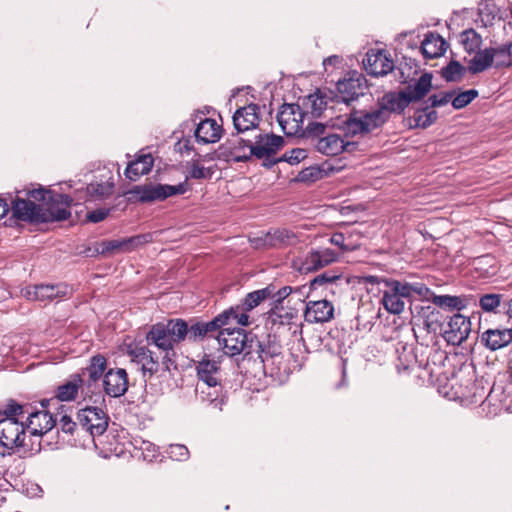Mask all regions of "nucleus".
I'll return each mask as SVG.
<instances>
[{
	"label": "nucleus",
	"mask_w": 512,
	"mask_h": 512,
	"mask_svg": "<svg viewBox=\"0 0 512 512\" xmlns=\"http://www.w3.org/2000/svg\"><path fill=\"white\" fill-rule=\"evenodd\" d=\"M432 87V75L425 73L404 91L409 102L417 101L425 97Z\"/></svg>",
	"instance_id": "nucleus-34"
},
{
	"label": "nucleus",
	"mask_w": 512,
	"mask_h": 512,
	"mask_svg": "<svg viewBox=\"0 0 512 512\" xmlns=\"http://www.w3.org/2000/svg\"><path fill=\"white\" fill-rule=\"evenodd\" d=\"M463 70L464 68L459 62L452 61L443 68L442 75L447 81H456L461 77Z\"/></svg>",
	"instance_id": "nucleus-49"
},
{
	"label": "nucleus",
	"mask_w": 512,
	"mask_h": 512,
	"mask_svg": "<svg viewBox=\"0 0 512 512\" xmlns=\"http://www.w3.org/2000/svg\"><path fill=\"white\" fill-rule=\"evenodd\" d=\"M258 113L259 106L256 104H249L236 110L233 115V124L238 134L248 135L252 129H259Z\"/></svg>",
	"instance_id": "nucleus-17"
},
{
	"label": "nucleus",
	"mask_w": 512,
	"mask_h": 512,
	"mask_svg": "<svg viewBox=\"0 0 512 512\" xmlns=\"http://www.w3.org/2000/svg\"><path fill=\"white\" fill-rule=\"evenodd\" d=\"M9 211V206L5 200L0 198V219L4 217Z\"/></svg>",
	"instance_id": "nucleus-63"
},
{
	"label": "nucleus",
	"mask_w": 512,
	"mask_h": 512,
	"mask_svg": "<svg viewBox=\"0 0 512 512\" xmlns=\"http://www.w3.org/2000/svg\"><path fill=\"white\" fill-rule=\"evenodd\" d=\"M292 289L289 286H284L281 289L275 288V293L270 298V303L268 304V310L267 314H269V318H271L273 315L277 316L278 318H283L284 315L278 312L279 304L283 302V300L288 297L291 293ZM289 316L290 318L295 317L292 313L286 314L285 317Z\"/></svg>",
	"instance_id": "nucleus-38"
},
{
	"label": "nucleus",
	"mask_w": 512,
	"mask_h": 512,
	"mask_svg": "<svg viewBox=\"0 0 512 512\" xmlns=\"http://www.w3.org/2000/svg\"><path fill=\"white\" fill-rule=\"evenodd\" d=\"M85 380L79 374L72 375L69 380L57 388L56 397L60 401L74 400L81 389L83 394H88L90 390L84 385Z\"/></svg>",
	"instance_id": "nucleus-28"
},
{
	"label": "nucleus",
	"mask_w": 512,
	"mask_h": 512,
	"mask_svg": "<svg viewBox=\"0 0 512 512\" xmlns=\"http://www.w3.org/2000/svg\"><path fill=\"white\" fill-rule=\"evenodd\" d=\"M461 380L464 381V384H460L459 389L455 392V396L458 398H468L473 394L474 377L469 373L467 377H461Z\"/></svg>",
	"instance_id": "nucleus-50"
},
{
	"label": "nucleus",
	"mask_w": 512,
	"mask_h": 512,
	"mask_svg": "<svg viewBox=\"0 0 512 512\" xmlns=\"http://www.w3.org/2000/svg\"><path fill=\"white\" fill-rule=\"evenodd\" d=\"M222 148L228 151L231 160L234 162H247L254 157V154L250 153L252 145L247 141V135L245 134L233 136Z\"/></svg>",
	"instance_id": "nucleus-23"
},
{
	"label": "nucleus",
	"mask_w": 512,
	"mask_h": 512,
	"mask_svg": "<svg viewBox=\"0 0 512 512\" xmlns=\"http://www.w3.org/2000/svg\"><path fill=\"white\" fill-rule=\"evenodd\" d=\"M167 453L170 458L177 461H185L189 458V450L185 445L182 444L170 445Z\"/></svg>",
	"instance_id": "nucleus-51"
},
{
	"label": "nucleus",
	"mask_w": 512,
	"mask_h": 512,
	"mask_svg": "<svg viewBox=\"0 0 512 512\" xmlns=\"http://www.w3.org/2000/svg\"><path fill=\"white\" fill-rule=\"evenodd\" d=\"M453 93L445 92L440 95H432L429 97V101L431 102V107H440L444 106L450 101H452Z\"/></svg>",
	"instance_id": "nucleus-57"
},
{
	"label": "nucleus",
	"mask_w": 512,
	"mask_h": 512,
	"mask_svg": "<svg viewBox=\"0 0 512 512\" xmlns=\"http://www.w3.org/2000/svg\"><path fill=\"white\" fill-rule=\"evenodd\" d=\"M329 242L335 246H338L343 252L354 250V247H350L345 244V237L341 232L334 233L330 237Z\"/></svg>",
	"instance_id": "nucleus-58"
},
{
	"label": "nucleus",
	"mask_w": 512,
	"mask_h": 512,
	"mask_svg": "<svg viewBox=\"0 0 512 512\" xmlns=\"http://www.w3.org/2000/svg\"><path fill=\"white\" fill-rule=\"evenodd\" d=\"M57 419L47 410L28 412L24 422L28 433L29 452L37 454L43 449L42 439L56 425Z\"/></svg>",
	"instance_id": "nucleus-6"
},
{
	"label": "nucleus",
	"mask_w": 512,
	"mask_h": 512,
	"mask_svg": "<svg viewBox=\"0 0 512 512\" xmlns=\"http://www.w3.org/2000/svg\"><path fill=\"white\" fill-rule=\"evenodd\" d=\"M255 247H282L293 245L297 242V236L288 229H276L266 233L263 237L254 240Z\"/></svg>",
	"instance_id": "nucleus-25"
},
{
	"label": "nucleus",
	"mask_w": 512,
	"mask_h": 512,
	"mask_svg": "<svg viewBox=\"0 0 512 512\" xmlns=\"http://www.w3.org/2000/svg\"><path fill=\"white\" fill-rule=\"evenodd\" d=\"M128 355L133 362L141 365L144 376L148 374L151 377L158 372L160 367L159 356L148 347L139 345L134 347L130 346Z\"/></svg>",
	"instance_id": "nucleus-16"
},
{
	"label": "nucleus",
	"mask_w": 512,
	"mask_h": 512,
	"mask_svg": "<svg viewBox=\"0 0 512 512\" xmlns=\"http://www.w3.org/2000/svg\"><path fill=\"white\" fill-rule=\"evenodd\" d=\"M254 347H257V352L261 362L264 365V369L271 364L273 365L278 359L281 358L280 346L278 344H272L264 346L263 343L256 337Z\"/></svg>",
	"instance_id": "nucleus-37"
},
{
	"label": "nucleus",
	"mask_w": 512,
	"mask_h": 512,
	"mask_svg": "<svg viewBox=\"0 0 512 512\" xmlns=\"http://www.w3.org/2000/svg\"><path fill=\"white\" fill-rule=\"evenodd\" d=\"M478 96V91L470 89L459 93L454 98L452 97V106L455 109H461L471 103Z\"/></svg>",
	"instance_id": "nucleus-48"
},
{
	"label": "nucleus",
	"mask_w": 512,
	"mask_h": 512,
	"mask_svg": "<svg viewBox=\"0 0 512 512\" xmlns=\"http://www.w3.org/2000/svg\"><path fill=\"white\" fill-rule=\"evenodd\" d=\"M479 16L481 22L485 25H491L494 20H500L502 18L500 9L496 4L486 1L482 3L479 8Z\"/></svg>",
	"instance_id": "nucleus-41"
},
{
	"label": "nucleus",
	"mask_w": 512,
	"mask_h": 512,
	"mask_svg": "<svg viewBox=\"0 0 512 512\" xmlns=\"http://www.w3.org/2000/svg\"><path fill=\"white\" fill-rule=\"evenodd\" d=\"M339 62H340V58L336 55H333V56H330V57L324 59L323 64H324V66H327V65H335Z\"/></svg>",
	"instance_id": "nucleus-62"
},
{
	"label": "nucleus",
	"mask_w": 512,
	"mask_h": 512,
	"mask_svg": "<svg viewBox=\"0 0 512 512\" xmlns=\"http://www.w3.org/2000/svg\"><path fill=\"white\" fill-rule=\"evenodd\" d=\"M470 59L468 69L471 73L477 74L488 69L494 62V53L490 49L477 50Z\"/></svg>",
	"instance_id": "nucleus-35"
},
{
	"label": "nucleus",
	"mask_w": 512,
	"mask_h": 512,
	"mask_svg": "<svg viewBox=\"0 0 512 512\" xmlns=\"http://www.w3.org/2000/svg\"><path fill=\"white\" fill-rule=\"evenodd\" d=\"M437 119V113L431 110L429 107L415 112L413 121L416 127L427 128L435 122Z\"/></svg>",
	"instance_id": "nucleus-44"
},
{
	"label": "nucleus",
	"mask_w": 512,
	"mask_h": 512,
	"mask_svg": "<svg viewBox=\"0 0 512 512\" xmlns=\"http://www.w3.org/2000/svg\"><path fill=\"white\" fill-rule=\"evenodd\" d=\"M194 134L197 142L199 143H215L221 138L222 127L216 122V120L206 118L200 121Z\"/></svg>",
	"instance_id": "nucleus-27"
},
{
	"label": "nucleus",
	"mask_w": 512,
	"mask_h": 512,
	"mask_svg": "<svg viewBox=\"0 0 512 512\" xmlns=\"http://www.w3.org/2000/svg\"><path fill=\"white\" fill-rule=\"evenodd\" d=\"M366 90L365 80L361 76L339 80L337 83V97L347 105L363 96Z\"/></svg>",
	"instance_id": "nucleus-20"
},
{
	"label": "nucleus",
	"mask_w": 512,
	"mask_h": 512,
	"mask_svg": "<svg viewBox=\"0 0 512 512\" xmlns=\"http://www.w3.org/2000/svg\"><path fill=\"white\" fill-rule=\"evenodd\" d=\"M460 41L469 54L477 52L482 45L481 35L473 29L464 30L460 35Z\"/></svg>",
	"instance_id": "nucleus-40"
},
{
	"label": "nucleus",
	"mask_w": 512,
	"mask_h": 512,
	"mask_svg": "<svg viewBox=\"0 0 512 512\" xmlns=\"http://www.w3.org/2000/svg\"><path fill=\"white\" fill-rule=\"evenodd\" d=\"M12 213L18 220L42 223V206L31 200L17 197L12 203Z\"/></svg>",
	"instance_id": "nucleus-22"
},
{
	"label": "nucleus",
	"mask_w": 512,
	"mask_h": 512,
	"mask_svg": "<svg viewBox=\"0 0 512 512\" xmlns=\"http://www.w3.org/2000/svg\"><path fill=\"white\" fill-rule=\"evenodd\" d=\"M411 283L408 282H400V281H391L389 283V288L391 291H394L401 298H409L411 297Z\"/></svg>",
	"instance_id": "nucleus-54"
},
{
	"label": "nucleus",
	"mask_w": 512,
	"mask_h": 512,
	"mask_svg": "<svg viewBox=\"0 0 512 512\" xmlns=\"http://www.w3.org/2000/svg\"><path fill=\"white\" fill-rule=\"evenodd\" d=\"M481 339L487 348L496 351L512 342V329H488L482 334Z\"/></svg>",
	"instance_id": "nucleus-30"
},
{
	"label": "nucleus",
	"mask_w": 512,
	"mask_h": 512,
	"mask_svg": "<svg viewBox=\"0 0 512 512\" xmlns=\"http://www.w3.org/2000/svg\"><path fill=\"white\" fill-rule=\"evenodd\" d=\"M108 214L109 210L107 209H97L88 213L87 218L93 223H98L103 221L108 216Z\"/></svg>",
	"instance_id": "nucleus-61"
},
{
	"label": "nucleus",
	"mask_w": 512,
	"mask_h": 512,
	"mask_svg": "<svg viewBox=\"0 0 512 512\" xmlns=\"http://www.w3.org/2000/svg\"><path fill=\"white\" fill-rule=\"evenodd\" d=\"M78 421L83 429L92 436L102 435L107 427L109 417L98 407H86L78 412Z\"/></svg>",
	"instance_id": "nucleus-14"
},
{
	"label": "nucleus",
	"mask_w": 512,
	"mask_h": 512,
	"mask_svg": "<svg viewBox=\"0 0 512 512\" xmlns=\"http://www.w3.org/2000/svg\"><path fill=\"white\" fill-rule=\"evenodd\" d=\"M445 44L444 39L440 35L429 33L421 44V50L426 58L434 59L445 52Z\"/></svg>",
	"instance_id": "nucleus-33"
},
{
	"label": "nucleus",
	"mask_w": 512,
	"mask_h": 512,
	"mask_svg": "<svg viewBox=\"0 0 512 512\" xmlns=\"http://www.w3.org/2000/svg\"><path fill=\"white\" fill-rule=\"evenodd\" d=\"M106 364V358L100 354L90 359L89 366L83 371V376L88 375L86 386L88 390H90L92 383L97 382L104 375Z\"/></svg>",
	"instance_id": "nucleus-36"
},
{
	"label": "nucleus",
	"mask_w": 512,
	"mask_h": 512,
	"mask_svg": "<svg viewBox=\"0 0 512 512\" xmlns=\"http://www.w3.org/2000/svg\"><path fill=\"white\" fill-rule=\"evenodd\" d=\"M383 113L378 108L371 111L353 110L344 121V130L351 136L370 133L386 122Z\"/></svg>",
	"instance_id": "nucleus-8"
},
{
	"label": "nucleus",
	"mask_w": 512,
	"mask_h": 512,
	"mask_svg": "<svg viewBox=\"0 0 512 512\" xmlns=\"http://www.w3.org/2000/svg\"><path fill=\"white\" fill-rule=\"evenodd\" d=\"M307 157V151L301 148H295L291 151L285 152L281 160L288 162L291 165L298 164Z\"/></svg>",
	"instance_id": "nucleus-52"
},
{
	"label": "nucleus",
	"mask_w": 512,
	"mask_h": 512,
	"mask_svg": "<svg viewBox=\"0 0 512 512\" xmlns=\"http://www.w3.org/2000/svg\"><path fill=\"white\" fill-rule=\"evenodd\" d=\"M29 412L28 406L21 405L14 400H10L3 411L5 417L4 418H14L18 420H22L26 418Z\"/></svg>",
	"instance_id": "nucleus-45"
},
{
	"label": "nucleus",
	"mask_w": 512,
	"mask_h": 512,
	"mask_svg": "<svg viewBox=\"0 0 512 512\" xmlns=\"http://www.w3.org/2000/svg\"><path fill=\"white\" fill-rule=\"evenodd\" d=\"M382 303L385 309L393 314H399L404 310L405 303L394 291L384 292Z\"/></svg>",
	"instance_id": "nucleus-42"
},
{
	"label": "nucleus",
	"mask_w": 512,
	"mask_h": 512,
	"mask_svg": "<svg viewBox=\"0 0 512 512\" xmlns=\"http://www.w3.org/2000/svg\"><path fill=\"white\" fill-rule=\"evenodd\" d=\"M432 303L440 308L449 311H461L468 307L471 303H475V298L472 295H434Z\"/></svg>",
	"instance_id": "nucleus-29"
},
{
	"label": "nucleus",
	"mask_w": 512,
	"mask_h": 512,
	"mask_svg": "<svg viewBox=\"0 0 512 512\" xmlns=\"http://www.w3.org/2000/svg\"><path fill=\"white\" fill-rule=\"evenodd\" d=\"M189 175L193 179H204L210 176V172L204 166L193 164L190 168Z\"/></svg>",
	"instance_id": "nucleus-59"
},
{
	"label": "nucleus",
	"mask_w": 512,
	"mask_h": 512,
	"mask_svg": "<svg viewBox=\"0 0 512 512\" xmlns=\"http://www.w3.org/2000/svg\"><path fill=\"white\" fill-rule=\"evenodd\" d=\"M186 192V186L183 183L178 185L168 184H144L135 186L130 193L135 195L138 201L142 203L163 201L173 195H180Z\"/></svg>",
	"instance_id": "nucleus-10"
},
{
	"label": "nucleus",
	"mask_w": 512,
	"mask_h": 512,
	"mask_svg": "<svg viewBox=\"0 0 512 512\" xmlns=\"http://www.w3.org/2000/svg\"><path fill=\"white\" fill-rule=\"evenodd\" d=\"M72 198L64 194L49 196L46 208L42 207V223L58 222L68 219L71 216L70 206Z\"/></svg>",
	"instance_id": "nucleus-13"
},
{
	"label": "nucleus",
	"mask_w": 512,
	"mask_h": 512,
	"mask_svg": "<svg viewBox=\"0 0 512 512\" xmlns=\"http://www.w3.org/2000/svg\"><path fill=\"white\" fill-rule=\"evenodd\" d=\"M363 64L367 74L375 77L387 75L394 68L393 61L383 51H368Z\"/></svg>",
	"instance_id": "nucleus-18"
},
{
	"label": "nucleus",
	"mask_w": 512,
	"mask_h": 512,
	"mask_svg": "<svg viewBox=\"0 0 512 512\" xmlns=\"http://www.w3.org/2000/svg\"><path fill=\"white\" fill-rule=\"evenodd\" d=\"M61 430L67 434H72L76 427V423L68 415H62L59 420Z\"/></svg>",
	"instance_id": "nucleus-60"
},
{
	"label": "nucleus",
	"mask_w": 512,
	"mask_h": 512,
	"mask_svg": "<svg viewBox=\"0 0 512 512\" xmlns=\"http://www.w3.org/2000/svg\"><path fill=\"white\" fill-rule=\"evenodd\" d=\"M340 278L339 274H336L334 272H324L318 276H316L311 281L312 287L322 286L327 283H333L334 281L338 280Z\"/></svg>",
	"instance_id": "nucleus-55"
},
{
	"label": "nucleus",
	"mask_w": 512,
	"mask_h": 512,
	"mask_svg": "<svg viewBox=\"0 0 512 512\" xmlns=\"http://www.w3.org/2000/svg\"><path fill=\"white\" fill-rule=\"evenodd\" d=\"M150 235H137L124 239L109 240L101 243V254H112L119 252H130L137 247L147 243Z\"/></svg>",
	"instance_id": "nucleus-21"
},
{
	"label": "nucleus",
	"mask_w": 512,
	"mask_h": 512,
	"mask_svg": "<svg viewBox=\"0 0 512 512\" xmlns=\"http://www.w3.org/2000/svg\"><path fill=\"white\" fill-rule=\"evenodd\" d=\"M22 294L30 301L48 303L55 299L69 297L72 294V288L65 283L41 284L26 287L22 290Z\"/></svg>",
	"instance_id": "nucleus-11"
},
{
	"label": "nucleus",
	"mask_w": 512,
	"mask_h": 512,
	"mask_svg": "<svg viewBox=\"0 0 512 512\" xmlns=\"http://www.w3.org/2000/svg\"><path fill=\"white\" fill-rule=\"evenodd\" d=\"M153 163L154 160L150 154L141 155L135 161L129 163L125 175L131 181H136L140 176L150 172Z\"/></svg>",
	"instance_id": "nucleus-32"
},
{
	"label": "nucleus",
	"mask_w": 512,
	"mask_h": 512,
	"mask_svg": "<svg viewBox=\"0 0 512 512\" xmlns=\"http://www.w3.org/2000/svg\"><path fill=\"white\" fill-rule=\"evenodd\" d=\"M304 116L298 104H283L277 114V121L287 136H294L303 131Z\"/></svg>",
	"instance_id": "nucleus-12"
},
{
	"label": "nucleus",
	"mask_w": 512,
	"mask_h": 512,
	"mask_svg": "<svg viewBox=\"0 0 512 512\" xmlns=\"http://www.w3.org/2000/svg\"><path fill=\"white\" fill-rule=\"evenodd\" d=\"M501 304V295L485 294L479 299V306L485 312H494Z\"/></svg>",
	"instance_id": "nucleus-47"
},
{
	"label": "nucleus",
	"mask_w": 512,
	"mask_h": 512,
	"mask_svg": "<svg viewBox=\"0 0 512 512\" xmlns=\"http://www.w3.org/2000/svg\"><path fill=\"white\" fill-rule=\"evenodd\" d=\"M55 194L56 193H53L50 190H45L42 187H39L37 189L29 190L26 193L27 196H29L30 198H33L34 200L44 201L46 203L49 201V196L50 195H55Z\"/></svg>",
	"instance_id": "nucleus-56"
},
{
	"label": "nucleus",
	"mask_w": 512,
	"mask_h": 512,
	"mask_svg": "<svg viewBox=\"0 0 512 512\" xmlns=\"http://www.w3.org/2000/svg\"><path fill=\"white\" fill-rule=\"evenodd\" d=\"M247 141L252 145L251 154L257 159L268 158L276 154L284 145V139L261 129H252L247 135Z\"/></svg>",
	"instance_id": "nucleus-9"
},
{
	"label": "nucleus",
	"mask_w": 512,
	"mask_h": 512,
	"mask_svg": "<svg viewBox=\"0 0 512 512\" xmlns=\"http://www.w3.org/2000/svg\"><path fill=\"white\" fill-rule=\"evenodd\" d=\"M30 441L24 421L14 418L0 419V446L4 449L2 454H10L15 448L29 451Z\"/></svg>",
	"instance_id": "nucleus-7"
},
{
	"label": "nucleus",
	"mask_w": 512,
	"mask_h": 512,
	"mask_svg": "<svg viewBox=\"0 0 512 512\" xmlns=\"http://www.w3.org/2000/svg\"><path fill=\"white\" fill-rule=\"evenodd\" d=\"M103 389L110 397H120L128 389V377L125 369L108 370L103 376Z\"/></svg>",
	"instance_id": "nucleus-19"
},
{
	"label": "nucleus",
	"mask_w": 512,
	"mask_h": 512,
	"mask_svg": "<svg viewBox=\"0 0 512 512\" xmlns=\"http://www.w3.org/2000/svg\"><path fill=\"white\" fill-rule=\"evenodd\" d=\"M472 322H416L412 327L414 334L419 333L441 334L447 343L460 345L471 332Z\"/></svg>",
	"instance_id": "nucleus-5"
},
{
	"label": "nucleus",
	"mask_w": 512,
	"mask_h": 512,
	"mask_svg": "<svg viewBox=\"0 0 512 512\" xmlns=\"http://www.w3.org/2000/svg\"><path fill=\"white\" fill-rule=\"evenodd\" d=\"M275 293V286H268L248 293L240 304L225 310L213 320H249L251 313L263 308Z\"/></svg>",
	"instance_id": "nucleus-4"
},
{
	"label": "nucleus",
	"mask_w": 512,
	"mask_h": 512,
	"mask_svg": "<svg viewBox=\"0 0 512 512\" xmlns=\"http://www.w3.org/2000/svg\"><path fill=\"white\" fill-rule=\"evenodd\" d=\"M114 185L113 177H109L106 181L92 182L87 186V193L97 199L108 198L114 192Z\"/></svg>",
	"instance_id": "nucleus-39"
},
{
	"label": "nucleus",
	"mask_w": 512,
	"mask_h": 512,
	"mask_svg": "<svg viewBox=\"0 0 512 512\" xmlns=\"http://www.w3.org/2000/svg\"><path fill=\"white\" fill-rule=\"evenodd\" d=\"M199 381L209 388L220 387V366L215 360L203 359L197 365ZM218 389L215 390L217 392Z\"/></svg>",
	"instance_id": "nucleus-26"
},
{
	"label": "nucleus",
	"mask_w": 512,
	"mask_h": 512,
	"mask_svg": "<svg viewBox=\"0 0 512 512\" xmlns=\"http://www.w3.org/2000/svg\"><path fill=\"white\" fill-rule=\"evenodd\" d=\"M220 323L222 325H219L218 322H195L190 328L189 337L194 340L202 339L207 335L217 332L218 329L221 328L216 338L219 344L223 346V350L226 354L234 356L243 351H246L247 354L252 353L256 335L247 333L245 329L240 327L223 328V325L228 322Z\"/></svg>",
	"instance_id": "nucleus-1"
},
{
	"label": "nucleus",
	"mask_w": 512,
	"mask_h": 512,
	"mask_svg": "<svg viewBox=\"0 0 512 512\" xmlns=\"http://www.w3.org/2000/svg\"><path fill=\"white\" fill-rule=\"evenodd\" d=\"M334 315V307L327 300L310 303L305 312V320H331Z\"/></svg>",
	"instance_id": "nucleus-31"
},
{
	"label": "nucleus",
	"mask_w": 512,
	"mask_h": 512,
	"mask_svg": "<svg viewBox=\"0 0 512 512\" xmlns=\"http://www.w3.org/2000/svg\"><path fill=\"white\" fill-rule=\"evenodd\" d=\"M304 105L310 109L313 116H320L326 110L327 102L320 93L310 94L305 100Z\"/></svg>",
	"instance_id": "nucleus-43"
},
{
	"label": "nucleus",
	"mask_w": 512,
	"mask_h": 512,
	"mask_svg": "<svg viewBox=\"0 0 512 512\" xmlns=\"http://www.w3.org/2000/svg\"><path fill=\"white\" fill-rule=\"evenodd\" d=\"M410 104L404 91L389 92L383 95L378 101V109L384 112L387 121L391 113H401Z\"/></svg>",
	"instance_id": "nucleus-24"
},
{
	"label": "nucleus",
	"mask_w": 512,
	"mask_h": 512,
	"mask_svg": "<svg viewBox=\"0 0 512 512\" xmlns=\"http://www.w3.org/2000/svg\"><path fill=\"white\" fill-rule=\"evenodd\" d=\"M511 44H504L498 48H490L494 53L496 67L509 66L511 64Z\"/></svg>",
	"instance_id": "nucleus-46"
},
{
	"label": "nucleus",
	"mask_w": 512,
	"mask_h": 512,
	"mask_svg": "<svg viewBox=\"0 0 512 512\" xmlns=\"http://www.w3.org/2000/svg\"><path fill=\"white\" fill-rule=\"evenodd\" d=\"M507 315L512 319V299L508 303Z\"/></svg>",
	"instance_id": "nucleus-64"
},
{
	"label": "nucleus",
	"mask_w": 512,
	"mask_h": 512,
	"mask_svg": "<svg viewBox=\"0 0 512 512\" xmlns=\"http://www.w3.org/2000/svg\"><path fill=\"white\" fill-rule=\"evenodd\" d=\"M410 290H411V295L416 294L421 299L431 301V302H432L433 296L435 295L433 293V291L430 290V288H428L425 284L420 283V282L411 283Z\"/></svg>",
	"instance_id": "nucleus-53"
},
{
	"label": "nucleus",
	"mask_w": 512,
	"mask_h": 512,
	"mask_svg": "<svg viewBox=\"0 0 512 512\" xmlns=\"http://www.w3.org/2000/svg\"><path fill=\"white\" fill-rule=\"evenodd\" d=\"M188 334L187 322H157L146 335L148 345H154L163 353L162 363L169 369L171 354L176 343L183 340Z\"/></svg>",
	"instance_id": "nucleus-2"
},
{
	"label": "nucleus",
	"mask_w": 512,
	"mask_h": 512,
	"mask_svg": "<svg viewBox=\"0 0 512 512\" xmlns=\"http://www.w3.org/2000/svg\"><path fill=\"white\" fill-rule=\"evenodd\" d=\"M307 131L312 137L315 149L323 155L336 156L342 152H352L355 149L354 142L345 139L340 134L328 132L322 123H309Z\"/></svg>",
	"instance_id": "nucleus-3"
},
{
	"label": "nucleus",
	"mask_w": 512,
	"mask_h": 512,
	"mask_svg": "<svg viewBox=\"0 0 512 512\" xmlns=\"http://www.w3.org/2000/svg\"><path fill=\"white\" fill-rule=\"evenodd\" d=\"M338 253L330 248L321 250L312 249L310 250L305 258L301 261L299 271L303 273H309L317 271L331 263L338 260Z\"/></svg>",
	"instance_id": "nucleus-15"
}]
</instances>
